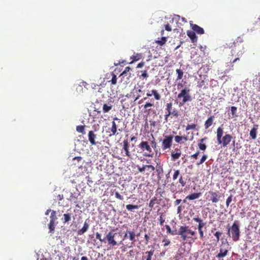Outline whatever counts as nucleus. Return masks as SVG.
Listing matches in <instances>:
<instances>
[{
	"label": "nucleus",
	"mask_w": 260,
	"mask_h": 260,
	"mask_svg": "<svg viewBox=\"0 0 260 260\" xmlns=\"http://www.w3.org/2000/svg\"><path fill=\"white\" fill-rule=\"evenodd\" d=\"M196 232L191 230L189 226H181L179 229L178 234L181 236L183 241L191 239L193 241L197 239Z\"/></svg>",
	"instance_id": "1"
},
{
	"label": "nucleus",
	"mask_w": 260,
	"mask_h": 260,
	"mask_svg": "<svg viewBox=\"0 0 260 260\" xmlns=\"http://www.w3.org/2000/svg\"><path fill=\"white\" fill-rule=\"evenodd\" d=\"M223 134V128L221 127H218L216 132L217 143L219 145H221L222 147H225L230 144L233 137L230 134H225L222 137Z\"/></svg>",
	"instance_id": "2"
},
{
	"label": "nucleus",
	"mask_w": 260,
	"mask_h": 260,
	"mask_svg": "<svg viewBox=\"0 0 260 260\" xmlns=\"http://www.w3.org/2000/svg\"><path fill=\"white\" fill-rule=\"evenodd\" d=\"M190 89L188 87H185L181 89L178 94L176 101L179 106H183L186 102L191 101V96L190 95Z\"/></svg>",
	"instance_id": "3"
},
{
	"label": "nucleus",
	"mask_w": 260,
	"mask_h": 260,
	"mask_svg": "<svg viewBox=\"0 0 260 260\" xmlns=\"http://www.w3.org/2000/svg\"><path fill=\"white\" fill-rule=\"evenodd\" d=\"M228 234L229 236L232 237L234 241H237L239 240L240 235V231L238 221H235L232 225L228 229Z\"/></svg>",
	"instance_id": "4"
},
{
	"label": "nucleus",
	"mask_w": 260,
	"mask_h": 260,
	"mask_svg": "<svg viewBox=\"0 0 260 260\" xmlns=\"http://www.w3.org/2000/svg\"><path fill=\"white\" fill-rule=\"evenodd\" d=\"M116 234V233L110 231L106 235L104 242H107L110 249L114 248L115 246L123 244L122 240L119 242L116 241L115 237Z\"/></svg>",
	"instance_id": "5"
},
{
	"label": "nucleus",
	"mask_w": 260,
	"mask_h": 260,
	"mask_svg": "<svg viewBox=\"0 0 260 260\" xmlns=\"http://www.w3.org/2000/svg\"><path fill=\"white\" fill-rule=\"evenodd\" d=\"M165 109L167 111V113L165 115L166 122H168L169 117L178 118L179 116V111L177 109L173 108V103L172 102L166 104Z\"/></svg>",
	"instance_id": "6"
},
{
	"label": "nucleus",
	"mask_w": 260,
	"mask_h": 260,
	"mask_svg": "<svg viewBox=\"0 0 260 260\" xmlns=\"http://www.w3.org/2000/svg\"><path fill=\"white\" fill-rule=\"evenodd\" d=\"M121 122V119L117 118L114 117L113 118V120L112 122V126L111 128L108 129V131L107 132V133H109L108 136L112 137L113 136L117 135V132L118 131L120 132L122 131V128H118V123Z\"/></svg>",
	"instance_id": "7"
},
{
	"label": "nucleus",
	"mask_w": 260,
	"mask_h": 260,
	"mask_svg": "<svg viewBox=\"0 0 260 260\" xmlns=\"http://www.w3.org/2000/svg\"><path fill=\"white\" fill-rule=\"evenodd\" d=\"M139 146L143 151H147V152H145V154H144V156L148 157H153V154L152 153V149L147 142L142 141L140 143Z\"/></svg>",
	"instance_id": "8"
},
{
	"label": "nucleus",
	"mask_w": 260,
	"mask_h": 260,
	"mask_svg": "<svg viewBox=\"0 0 260 260\" xmlns=\"http://www.w3.org/2000/svg\"><path fill=\"white\" fill-rule=\"evenodd\" d=\"M173 136H165L162 141V148L164 150L170 148L172 144Z\"/></svg>",
	"instance_id": "9"
},
{
	"label": "nucleus",
	"mask_w": 260,
	"mask_h": 260,
	"mask_svg": "<svg viewBox=\"0 0 260 260\" xmlns=\"http://www.w3.org/2000/svg\"><path fill=\"white\" fill-rule=\"evenodd\" d=\"M122 150L124 151L125 156L130 159H134L135 155L129 151V144L127 140H124L123 141Z\"/></svg>",
	"instance_id": "10"
},
{
	"label": "nucleus",
	"mask_w": 260,
	"mask_h": 260,
	"mask_svg": "<svg viewBox=\"0 0 260 260\" xmlns=\"http://www.w3.org/2000/svg\"><path fill=\"white\" fill-rule=\"evenodd\" d=\"M208 193L210 196L209 201H211L213 203H218L221 198V194L218 192L210 191Z\"/></svg>",
	"instance_id": "11"
},
{
	"label": "nucleus",
	"mask_w": 260,
	"mask_h": 260,
	"mask_svg": "<svg viewBox=\"0 0 260 260\" xmlns=\"http://www.w3.org/2000/svg\"><path fill=\"white\" fill-rule=\"evenodd\" d=\"M67 193H69V197L67 198V200L71 202H73L74 204H76V206L77 207H79L78 206V202L77 201V198L79 194H77L75 192L72 193L71 192H67L66 191Z\"/></svg>",
	"instance_id": "12"
},
{
	"label": "nucleus",
	"mask_w": 260,
	"mask_h": 260,
	"mask_svg": "<svg viewBox=\"0 0 260 260\" xmlns=\"http://www.w3.org/2000/svg\"><path fill=\"white\" fill-rule=\"evenodd\" d=\"M88 140L91 145H95L96 142H95V139L96 138V135L94 133L93 131H90L88 134Z\"/></svg>",
	"instance_id": "13"
},
{
	"label": "nucleus",
	"mask_w": 260,
	"mask_h": 260,
	"mask_svg": "<svg viewBox=\"0 0 260 260\" xmlns=\"http://www.w3.org/2000/svg\"><path fill=\"white\" fill-rule=\"evenodd\" d=\"M190 27H191L192 30L195 32L199 34L203 35L204 34V30L203 28L198 25L197 24L190 23Z\"/></svg>",
	"instance_id": "14"
},
{
	"label": "nucleus",
	"mask_w": 260,
	"mask_h": 260,
	"mask_svg": "<svg viewBox=\"0 0 260 260\" xmlns=\"http://www.w3.org/2000/svg\"><path fill=\"white\" fill-rule=\"evenodd\" d=\"M181 155V151L179 149H176L175 151L171 152V158L172 160H176L178 159Z\"/></svg>",
	"instance_id": "15"
},
{
	"label": "nucleus",
	"mask_w": 260,
	"mask_h": 260,
	"mask_svg": "<svg viewBox=\"0 0 260 260\" xmlns=\"http://www.w3.org/2000/svg\"><path fill=\"white\" fill-rule=\"evenodd\" d=\"M192 220L194 221L199 223L198 225V229H203V227L205 225L206 223L203 221V220L200 218L198 216L195 217H193Z\"/></svg>",
	"instance_id": "16"
},
{
	"label": "nucleus",
	"mask_w": 260,
	"mask_h": 260,
	"mask_svg": "<svg viewBox=\"0 0 260 260\" xmlns=\"http://www.w3.org/2000/svg\"><path fill=\"white\" fill-rule=\"evenodd\" d=\"M228 253V250L223 247H220L219 252L217 254L216 257L218 258H221L225 257Z\"/></svg>",
	"instance_id": "17"
},
{
	"label": "nucleus",
	"mask_w": 260,
	"mask_h": 260,
	"mask_svg": "<svg viewBox=\"0 0 260 260\" xmlns=\"http://www.w3.org/2000/svg\"><path fill=\"white\" fill-rule=\"evenodd\" d=\"M187 35L191 39L192 43L197 42L198 38L194 31L193 30H188L187 31Z\"/></svg>",
	"instance_id": "18"
},
{
	"label": "nucleus",
	"mask_w": 260,
	"mask_h": 260,
	"mask_svg": "<svg viewBox=\"0 0 260 260\" xmlns=\"http://www.w3.org/2000/svg\"><path fill=\"white\" fill-rule=\"evenodd\" d=\"M131 73H129L127 76L120 75V77H121L120 82L124 85H127V84L131 82L130 78L131 77Z\"/></svg>",
	"instance_id": "19"
},
{
	"label": "nucleus",
	"mask_w": 260,
	"mask_h": 260,
	"mask_svg": "<svg viewBox=\"0 0 260 260\" xmlns=\"http://www.w3.org/2000/svg\"><path fill=\"white\" fill-rule=\"evenodd\" d=\"M152 95H154V97L156 100H159L161 98L160 95L156 90L153 89L151 90V93L147 92L146 93V96L147 97L151 96Z\"/></svg>",
	"instance_id": "20"
},
{
	"label": "nucleus",
	"mask_w": 260,
	"mask_h": 260,
	"mask_svg": "<svg viewBox=\"0 0 260 260\" xmlns=\"http://www.w3.org/2000/svg\"><path fill=\"white\" fill-rule=\"evenodd\" d=\"M206 140H207V138L204 137L199 140L198 147L201 150L205 151L206 149L207 146L205 143H203L204 141H206Z\"/></svg>",
	"instance_id": "21"
},
{
	"label": "nucleus",
	"mask_w": 260,
	"mask_h": 260,
	"mask_svg": "<svg viewBox=\"0 0 260 260\" xmlns=\"http://www.w3.org/2000/svg\"><path fill=\"white\" fill-rule=\"evenodd\" d=\"M214 116L213 115L210 116L205 121L204 124V126L205 129H208L210 126H211L214 120Z\"/></svg>",
	"instance_id": "22"
},
{
	"label": "nucleus",
	"mask_w": 260,
	"mask_h": 260,
	"mask_svg": "<svg viewBox=\"0 0 260 260\" xmlns=\"http://www.w3.org/2000/svg\"><path fill=\"white\" fill-rule=\"evenodd\" d=\"M257 128L258 125H255L250 132V136L253 140H255L256 138Z\"/></svg>",
	"instance_id": "23"
},
{
	"label": "nucleus",
	"mask_w": 260,
	"mask_h": 260,
	"mask_svg": "<svg viewBox=\"0 0 260 260\" xmlns=\"http://www.w3.org/2000/svg\"><path fill=\"white\" fill-rule=\"evenodd\" d=\"M89 226V224L85 221L84 223L83 228L78 231V234L79 235H83L88 230Z\"/></svg>",
	"instance_id": "24"
},
{
	"label": "nucleus",
	"mask_w": 260,
	"mask_h": 260,
	"mask_svg": "<svg viewBox=\"0 0 260 260\" xmlns=\"http://www.w3.org/2000/svg\"><path fill=\"white\" fill-rule=\"evenodd\" d=\"M201 196V192L193 193L186 197V199L193 200L198 199Z\"/></svg>",
	"instance_id": "25"
},
{
	"label": "nucleus",
	"mask_w": 260,
	"mask_h": 260,
	"mask_svg": "<svg viewBox=\"0 0 260 260\" xmlns=\"http://www.w3.org/2000/svg\"><path fill=\"white\" fill-rule=\"evenodd\" d=\"M154 250H151L149 251H146L145 252V254L146 255V256H143L142 259H145V260H151L152 256L154 254Z\"/></svg>",
	"instance_id": "26"
},
{
	"label": "nucleus",
	"mask_w": 260,
	"mask_h": 260,
	"mask_svg": "<svg viewBox=\"0 0 260 260\" xmlns=\"http://www.w3.org/2000/svg\"><path fill=\"white\" fill-rule=\"evenodd\" d=\"M143 57V55L141 53H137L135 55H133L131 57V58L132 59V61L129 62V63H133L135 61H138L141 59Z\"/></svg>",
	"instance_id": "27"
},
{
	"label": "nucleus",
	"mask_w": 260,
	"mask_h": 260,
	"mask_svg": "<svg viewBox=\"0 0 260 260\" xmlns=\"http://www.w3.org/2000/svg\"><path fill=\"white\" fill-rule=\"evenodd\" d=\"M146 168L150 169L151 171H153L155 170V168L152 165H144L142 167H139L138 170L140 172H143L145 171Z\"/></svg>",
	"instance_id": "28"
},
{
	"label": "nucleus",
	"mask_w": 260,
	"mask_h": 260,
	"mask_svg": "<svg viewBox=\"0 0 260 260\" xmlns=\"http://www.w3.org/2000/svg\"><path fill=\"white\" fill-rule=\"evenodd\" d=\"M193 63L196 64H198L202 63L203 59L201 56H197L196 57L194 56L192 57Z\"/></svg>",
	"instance_id": "29"
},
{
	"label": "nucleus",
	"mask_w": 260,
	"mask_h": 260,
	"mask_svg": "<svg viewBox=\"0 0 260 260\" xmlns=\"http://www.w3.org/2000/svg\"><path fill=\"white\" fill-rule=\"evenodd\" d=\"M63 222L66 223L70 221L71 220V214L70 213H65L63 215Z\"/></svg>",
	"instance_id": "30"
},
{
	"label": "nucleus",
	"mask_w": 260,
	"mask_h": 260,
	"mask_svg": "<svg viewBox=\"0 0 260 260\" xmlns=\"http://www.w3.org/2000/svg\"><path fill=\"white\" fill-rule=\"evenodd\" d=\"M85 125H78L76 126V131L83 135L85 134Z\"/></svg>",
	"instance_id": "31"
},
{
	"label": "nucleus",
	"mask_w": 260,
	"mask_h": 260,
	"mask_svg": "<svg viewBox=\"0 0 260 260\" xmlns=\"http://www.w3.org/2000/svg\"><path fill=\"white\" fill-rule=\"evenodd\" d=\"M112 106L110 104L108 105L106 104H104L103 107V111L104 113H107L112 109Z\"/></svg>",
	"instance_id": "32"
},
{
	"label": "nucleus",
	"mask_w": 260,
	"mask_h": 260,
	"mask_svg": "<svg viewBox=\"0 0 260 260\" xmlns=\"http://www.w3.org/2000/svg\"><path fill=\"white\" fill-rule=\"evenodd\" d=\"M112 79L111 80L108 81L109 82H111L112 85H116L117 82V78L116 75L113 73H111Z\"/></svg>",
	"instance_id": "33"
},
{
	"label": "nucleus",
	"mask_w": 260,
	"mask_h": 260,
	"mask_svg": "<svg viewBox=\"0 0 260 260\" xmlns=\"http://www.w3.org/2000/svg\"><path fill=\"white\" fill-rule=\"evenodd\" d=\"M50 221L56 222L57 218L56 216V212L54 210H52L51 211V213L50 216Z\"/></svg>",
	"instance_id": "34"
},
{
	"label": "nucleus",
	"mask_w": 260,
	"mask_h": 260,
	"mask_svg": "<svg viewBox=\"0 0 260 260\" xmlns=\"http://www.w3.org/2000/svg\"><path fill=\"white\" fill-rule=\"evenodd\" d=\"M176 73L178 74V76L176 78V80H179L181 79L183 76V72L180 69H178L176 70Z\"/></svg>",
	"instance_id": "35"
},
{
	"label": "nucleus",
	"mask_w": 260,
	"mask_h": 260,
	"mask_svg": "<svg viewBox=\"0 0 260 260\" xmlns=\"http://www.w3.org/2000/svg\"><path fill=\"white\" fill-rule=\"evenodd\" d=\"M57 223V222L50 221L48 226L50 232H53L55 229V226Z\"/></svg>",
	"instance_id": "36"
},
{
	"label": "nucleus",
	"mask_w": 260,
	"mask_h": 260,
	"mask_svg": "<svg viewBox=\"0 0 260 260\" xmlns=\"http://www.w3.org/2000/svg\"><path fill=\"white\" fill-rule=\"evenodd\" d=\"M167 42V38L165 37H162L160 40H156L155 43L160 46L164 45Z\"/></svg>",
	"instance_id": "37"
},
{
	"label": "nucleus",
	"mask_w": 260,
	"mask_h": 260,
	"mask_svg": "<svg viewBox=\"0 0 260 260\" xmlns=\"http://www.w3.org/2000/svg\"><path fill=\"white\" fill-rule=\"evenodd\" d=\"M164 192H165L164 189L160 187H158L156 190L155 195L157 196L158 194H159L160 196V197H162Z\"/></svg>",
	"instance_id": "38"
},
{
	"label": "nucleus",
	"mask_w": 260,
	"mask_h": 260,
	"mask_svg": "<svg viewBox=\"0 0 260 260\" xmlns=\"http://www.w3.org/2000/svg\"><path fill=\"white\" fill-rule=\"evenodd\" d=\"M140 73H141V74L139 75L140 78L146 79L148 77V74L147 71H141Z\"/></svg>",
	"instance_id": "39"
},
{
	"label": "nucleus",
	"mask_w": 260,
	"mask_h": 260,
	"mask_svg": "<svg viewBox=\"0 0 260 260\" xmlns=\"http://www.w3.org/2000/svg\"><path fill=\"white\" fill-rule=\"evenodd\" d=\"M207 157H208L207 155L204 154L202 156V157L201 158L200 160L197 163V165H198V166H199L200 165H202V164H203L206 161V160L207 159Z\"/></svg>",
	"instance_id": "40"
},
{
	"label": "nucleus",
	"mask_w": 260,
	"mask_h": 260,
	"mask_svg": "<svg viewBox=\"0 0 260 260\" xmlns=\"http://www.w3.org/2000/svg\"><path fill=\"white\" fill-rule=\"evenodd\" d=\"M126 208L129 211H132L135 209H138V205H134L132 204H128L126 206Z\"/></svg>",
	"instance_id": "41"
},
{
	"label": "nucleus",
	"mask_w": 260,
	"mask_h": 260,
	"mask_svg": "<svg viewBox=\"0 0 260 260\" xmlns=\"http://www.w3.org/2000/svg\"><path fill=\"white\" fill-rule=\"evenodd\" d=\"M128 234H129V240L133 242H132V244H133V243L136 241V240H135L136 235H135V233L133 232H128Z\"/></svg>",
	"instance_id": "42"
},
{
	"label": "nucleus",
	"mask_w": 260,
	"mask_h": 260,
	"mask_svg": "<svg viewBox=\"0 0 260 260\" xmlns=\"http://www.w3.org/2000/svg\"><path fill=\"white\" fill-rule=\"evenodd\" d=\"M131 70L129 67H126L122 73L120 74V76H127L129 73V71Z\"/></svg>",
	"instance_id": "43"
},
{
	"label": "nucleus",
	"mask_w": 260,
	"mask_h": 260,
	"mask_svg": "<svg viewBox=\"0 0 260 260\" xmlns=\"http://www.w3.org/2000/svg\"><path fill=\"white\" fill-rule=\"evenodd\" d=\"M197 125L196 124H187L185 128L186 131L190 129H195L196 128Z\"/></svg>",
	"instance_id": "44"
},
{
	"label": "nucleus",
	"mask_w": 260,
	"mask_h": 260,
	"mask_svg": "<svg viewBox=\"0 0 260 260\" xmlns=\"http://www.w3.org/2000/svg\"><path fill=\"white\" fill-rule=\"evenodd\" d=\"M166 229L167 230V232L169 234H170L172 235H176V233H175L174 231L171 230V229L170 226L169 225H165Z\"/></svg>",
	"instance_id": "45"
},
{
	"label": "nucleus",
	"mask_w": 260,
	"mask_h": 260,
	"mask_svg": "<svg viewBox=\"0 0 260 260\" xmlns=\"http://www.w3.org/2000/svg\"><path fill=\"white\" fill-rule=\"evenodd\" d=\"M180 175V171L179 170H175L173 175V179L175 180Z\"/></svg>",
	"instance_id": "46"
},
{
	"label": "nucleus",
	"mask_w": 260,
	"mask_h": 260,
	"mask_svg": "<svg viewBox=\"0 0 260 260\" xmlns=\"http://www.w3.org/2000/svg\"><path fill=\"white\" fill-rule=\"evenodd\" d=\"M222 232L217 231L214 234V236L216 238V242H218L220 240V237L222 235Z\"/></svg>",
	"instance_id": "47"
},
{
	"label": "nucleus",
	"mask_w": 260,
	"mask_h": 260,
	"mask_svg": "<svg viewBox=\"0 0 260 260\" xmlns=\"http://www.w3.org/2000/svg\"><path fill=\"white\" fill-rule=\"evenodd\" d=\"M174 138L176 143H181V141L183 140V136H176Z\"/></svg>",
	"instance_id": "48"
},
{
	"label": "nucleus",
	"mask_w": 260,
	"mask_h": 260,
	"mask_svg": "<svg viewBox=\"0 0 260 260\" xmlns=\"http://www.w3.org/2000/svg\"><path fill=\"white\" fill-rule=\"evenodd\" d=\"M179 182L181 184L182 187H184L186 184V182L184 180L182 175H180L179 177Z\"/></svg>",
	"instance_id": "49"
},
{
	"label": "nucleus",
	"mask_w": 260,
	"mask_h": 260,
	"mask_svg": "<svg viewBox=\"0 0 260 260\" xmlns=\"http://www.w3.org/2000/svg\"><path fill=\"white\" fill-rule=\"evenodd\" d=\"M95 236H96V238L97 239H99L101 242L105 241V239H102L101 234L100 233L96 232L95 234Z\"/></svg>",
	"instance_id": "50"
},
{
	"label": "nucleus",
	"mask_w": 260,
	"mask_h": 260,
	"mask_svg": "<svg viewBox=\"0 0 260 260\" xmlns=\"http://www.w3.org/2000/svg\"><path fill=\"white\" fill-rule=\"evenodd\" d=\"M199 235H200V238L201 239H203L204 238V233L203 229H198Z\"/></svg>",
	"instance_id": "51"
},
{
	"label": "nucleus",
	"mask_w": 260,
	"mask_h": 260,
	"mask_svg": "<svg viewBox=\"0 0 260 260\" xmlns=\"http://www.w3.org/2000/svg\"><path fill=\"white\" fill-rule=\"evenodd\" d=\"M152 138H153V140L150 142V145H151L152 147L155 149L156 148L157 144L155 141L154 138L153 137H152Z\"/></svg>",
	"instance_id": "52"
},
{
	"label": "nucleus",
	"mask_w": 260,
	"mask_h": 260,
	"mask_svg": "<svg viewBox=\"0 0 260 260\" xmlns=\"http://www.w3.org/2000/svg\"><path fill=\"white\" fill-rule=\"evenodd\" d=\"M162 243H164V246L166 247L170 244V241L168 239H165L162 240Z\"/></svg>",
	"instance_id": "53"
},
{
	"label": "nucleus",
	"mask_w": 260,
	"mask_h": 260,
	"mask_svg": "<svg viewBox=\"0 0 260 260\" xmlns=\"http://www.w3.org/2000/svg\"><path fill=\"white\" fill-rule=\"evenodd\" d=\"M232 196L231 195L230 196H229L228 199H226V205L227 207H228L230 205V204L231 203V202H232Z\"/></svg>",
	"instance_id": "54"
},
{
	"label": "nucleus",
	"mask_w": 260,
	"mask_h": 260,
	"mask_svg": "<svg viewBox=\"0 0 260 260\" xmlns=\"http://www.w3.org/2000/svg\"><path fill=\"white\" fill-rule=\"evenodd\" d=\"M231 113H232V115L233 116L235 115L236 111H237V107H236L235 106H232V107H231Z\"/></svg>",
	"instance_id": "55"
},
{
	"label": "nucleus",
	"mask_w": 260,
	"mask_h": 260,
	"mask_svg": "<svg viewBox=\"0 0 260 260\" xmlns=\"http://www.w3.org/2000/svg\"><path fill=\"white\" fill-rule=\"evenodd\" d=\"M154 106V104L153 103H149V102H147L144 106V108L145 109H147V108L148 107H153Z\"/></svg>",
	"instance_id": "56"
},
{
	"label": "nucleus",
	"mask_w": 260,
	"mask_h": 260,
	"mask_svg": "<svg viewBox=\"0 0 260 260\" xmlns=\"http://www.w3.org/2000/svg\"><path fill=\"white\" fill-rule=\"evenodd\" d=\"M115 197L117 198V199H118L120 200H123V197L120 194V193L118 192H116L115 193Z\"/></svg>",
	"instance_id": "57"
},
{
	"label": "nucleus",
	"mask_w": 260,
	"mask_h": 260,
	"mask_svg": "<svg viewBox=\"0 0 260 260\" xmlns=\"http://www.w3.org/2000/svg\"><path fill=\"white\" fill-rule=\"evenodd\" d=\"M199 154H200V151H197L194 154L191 155L190 156V157L192 158L197 159L198 158V157Z\"/></svg>",
	"instance_id": "58"
},
{
	"label": "nucleus",
	"mask_w": 260,
	"mask_h": 260,
	"mask_svg": "<svg viewBox=\"0 0 260 260\" xmlns=\"http://www.w3.org/2000/svg\"><path fill=\"white\" fill-rule=\"evenodd\" d=\"M159 222H160V224L161 225H162L164 224V223L165 222V219H164L162 218V213H161V215H160Z\"/></svg>",
	"instance_id": "59"
},
{
	"label": "nucleus",
	"mask_w": 260,
	"mask_h": 260,
	"mask_svg": "<svg viewBox=\"0 0 260 260\" xmlns=\"http://www.w3.org/2000/svg\"><path fill=\"white\" fill-rule=\"evenodd\" d=\"M151 201H153L154 203L159 204L160 200H157L156 197H154L151 200Z\"/></svg>",
	"instance_id": "60"
},
{
	"label": "nucleus",
	"mask_w": 260,
	"mask_h": 260,
	"mask_svg": "<svg viewBox=\"0 0 260 260\" xmlns=\"http://www.w3.org/2000/svg\"><path fill=\"white\" fill-rule=\"evenodd\" d=\"M182 81L181 82H179L178 84H177V89L178 90H179L181 88H183V84L182 83Z\"/></svg>",
	"instance_id": "61"
},
{
	"label": "nucleus",
	"mask_w": 260,
	"mask_h": 260,
	"mask_svg": "<svg viewBox=\"0 0 260 260\" xmlns=\"http://www.w3.org/2000/svg\"><path fill=\"white\" fill-rule=\"evenodd\" d=\"M165 29L168 31H170L172 30L171 27L169 24L165 25Z\"/></svg>",
	"instance_id": "62"
},
{
	"label": "nucleus",
	"mask_w": 260,
	"mask_h": 260,
	"mask_svg": "<svg viewBox=\"0 0 260 260\" xmlns=\"http://www.w3.org/2000/svg\"><path fill=\"white\" fill-rule=\"evenodd\" d=\"M144 65H145V62L142 61L137 64V68H141L143 67H144Z\"/></svg>",
	"instance_id": "63"
},
{
	"label": "nucleus",
	"mask_w": 260,
	"mask_h": 260,
	"mask_svg": "<svg viewBox=\"0 0 260 260\" xmlns=\"http://www.w3.org/2000/svg\"><path fill=\"white\" fill-rule=\"evenodd\" d=\"M181 199H177L176 200L175 202H174V205L175 206H177V205H178L181 202Z\"/></svg>",
	"instance_id": "64"
}]
</instances>
